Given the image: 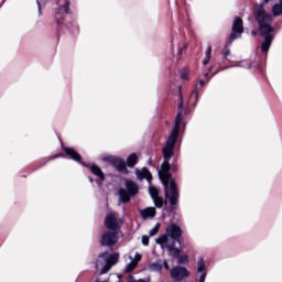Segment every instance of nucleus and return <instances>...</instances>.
<instances>
[{"label":"nucleus","instance_id":"nucleus-22","mask_svg":"<svg viewBox=\"0 0 282 282\" xmlns=\"http://www.w3.org/2000/svg\"><path fill=\"white\" fill-rule=\"evenodd\" d=\"M135 268H138V264L131 260V262L127 264L124 272H133Z\"/></svg>","mask_w":282,"mask_h":282},{"label":"nucleus","instance_id":"nucleus-1","mask_svg":"<svg viewBox=\"0 0 282 282\" xmlns=\"http://www.w3.org/2000/svg\"><path fill=\"white\" fill-rule=\"evenodd\" d=\"M181 124L182 112H178L175 118L174 128L172 129V132L162 149L164 162L161 165V170H159V177L165 188V199L170 202L172 210H175V206H177V199H180V192H177V184H175V180L171 177V164H169V162H171V158H173L175 144H177V138H180Z\"/></svg>","mask_w":282,"mask_h":282},{"label":"nucleus","instance_id":"nucleus-3","mask_svg":"<svg viewBox=\"0 0 282 282\" xmlns=\"http://www.w3.org/2000/svg\"><path fill=\"white\" fill-rule=\"evenodd\" d=\"M118 263V253H101L96 262V268H102L101 274H107L108 270H111L112 265H116Z\"/></svg>","mask_w":282,"mask_h":282},{"label":"nucleus","instance_id":"nucleus-19","mask_svg":"<svg viewBox=\"0 0 282 282\" xmlns=\"http://www.w3.org/2000/svg\"><path fill=\"white\" fill-rule=\"evenodd\" d=\"M127 164L130 169H133V166L135 164H138V154L137 153H132L128 156L127 159Z\"/></svg>","mask_w":282,"mask_h":282},{"label":"nucleus","instance_id":"nucleus-34","mask_svg":"<svg viewBox=\"0 0 282 282\" xmlns=\"http://www.w3.org/2000/svg\"><path fill=\"white\" fill-rule=\"evenodd\" d=\"M129 282H147V280H142V279H140V280H129Z\"/></svg>","mask_w":282,"mask_h":282},{"label":"nucleus","instance_id":"nucleus-29","mask_svg":"<svg viewBox=\"0 0 282 282\" xmlns=\"http://www.w3.org/2000/svg\"><path fill=\"white\" fill-rule=\"evenodd\" d=\"M142 243H143V246H149V236L142 237Z\"/></svg>","mask_w":282,"mask_h":282},{"label":"nucleus","instance_id":"nucleus-11","mask_svg":"<svg viewBox=\"0 0 282 282\" xmlns=\"http://www.w3.org/2000/svg\"><path fill=\"white\" fill-rule=\"evenodd\" d=\"M166 237H171L174 241H177L182 237V228L180 226L172 224L166 228Z\"/></svg>","mask_w":282,"mask_h":282},{"label":"nucleus","instance_id":"nucleus-20","mask_svg":"<svg viewBox=\"0 0 282 282\" xmlns=\"http://www.w3.org/2000/svg\"><path fill=\"white\" fill-rule=\"evenodd\" d=\"M162 268L163 265L159 262L148 264V270H150V272H162Z\"/></svg>","mask_w":282,"mask_h":282},{"label":"nucleus","instance_id":"nucleus-12","mask_svg":"<svg viewBox=\"0 0 282 282\" xmlns=\"http://www.w3.org/2000/svg\"><path fill=\"white\" fill-rule=\"evenodd\" d=\"M149 193H150L156 208H162V206H164V200L162 199V197H160V192L155 187L151 186L149 188Z\"/></svg>","mask_w":282,"mask_h":282},{"label":"nucleus","instance_id":"nucleus-42","mask_svg":"<svg viewBox=\"0 0 282 282\" xmlns=\"http://www.w3.org/2000/svg\"><path fill=\"white\" fill-rule=\"evenodd\" d=\"M89 182H94V178H89Z\"/></svg>","mask_w":282,"mask_h":282},{"label":"nucleus","instance_id":"nucleus-6","mask_svg":"<svg viewBox=\"0 0 282 282\" xmlns=\"http://www.w3.org/2000/svg\"><path fill=\"white\" fill-rule=\"evenodd\" d=\"M156 243L161 246V248L164 250H169V252L174 257V259H178L180 257V249L175 248V240L169 243V237L166 235H162L160 238L156 239Z\"/></svg>","mask_w":282,"mask_h":282},{"label":"nucleus","instance_id":"nucleus-31","mask_svg":"<svg viewBox=\"0 0 282 282\" xmlns=\"http://www.w3.org/2000/svg\"><path fill=\"white\" fill-rule=\"evenodd\" d=\"M208 63H210V57L205 56V58L203 61V65H208Z\"/></svg>","mask_w":282,"mask_h":282},{"label":"nucleus","instance_id":"nucleus-38","mask_svg":"<svg viewBox=\"0 0 282 282\" xmlns=\"http://www.w3.org/2000/svg\"><path fill=\"white\" fill-rule=\"evenodd\" d=\"M251 34H252V36H257V32L256 31H252Z\"/></svg>","mask_w":282,"mask_h":282},{"label":"nucleus","instance_id":"nucleus-17","mask_svg":"<svg viewBox=\"0 0 282 282\" xmlns=\"http://www.w3.org/2000/svg\"><path fill=\"white\" fill-rule=\"evenodd\" d=\"M59 12L69 14V0H58Z\"/></svg>","mask_w":282,"mask_h":282},{"label":"nucleus","instance_id":"nucleus-18","mask_svg":"<svg viewBox=\"0 0 282 282\" xmlns=\"http://www.w3.org/2000/svg\"><path fill=\"white\" fill-rule=\"evenodd\" d=\"M90 171L93 175H96L101 182H105V174L102 173V170H100V167H98L97 165H91Z\"/></svg>","mask_w":282,"mask_h":282},{"label":"nucleus","instance_id":"nucleus-15","mask_svg":"<svg viewBox=\"0 0 282 282\" xmlns=\"http://www.w3.org/2000/svg\"><path fill=\"white\" fill-rule=\"evenodd\" d=\"M135 175L138 180H148V182H151L152 180L151 172H149L145 167L142 170H137Z\"/></svg>","mask_w":282,"mask_h":282},{"label":"nucleus","instance_id":"nucleus-9","mask_svg":"<svg viewBox=\"0 0 282 282\" xmlns=\"http://www.w3.org/2000/svg\"><path fill=\"white\" fill-rule=\"evenodd\" d=\"M107 162H109L119 173H123V175H127L129 173V170H127V163L124 160L118 158V156H108L105 159Z\"/></svg>","mask_w":282,"mask_h":282},{"label":"nucleus","instance_id":"nucleus-13","mask_svg":"<svg viewBox=\"0 0 282 282\" xmlns=\"http://www.w3.org/2000/svg\"><path fill=\"white\" fill-rule=\"evenodd\" d=\"M66 155L69 156L70 160H74L75 162H79V164H83L85 166V164L82 161L80 154H78V152H76V150L72 149V148H65L64 149Z\"/></svg>","mask_w":282,"mask_h":282},{"label":"nucleus","instance_id":"nucleus-33","mask_svg":"<svg viewBox=\"0 0 282 282\" xmlns=\"http://www.w3.org/2000/svg\"><path fill=\"white\" fill-rule=\"evenodd\" d=\"M163 265H164L165 270H169V269H170L169 262H167L166 260L163 261Z\"/></svg>","mask_w":282,"mask_h":282},{"label":"nucleus","instance_id":"nucleus-10","mask_svg":"<svg viewBox=\"0 0 282 282\" xmlns=\"http://www.w3.org/2000/svg\"><path fill=\"white\" fill-rule=\"evenodd\" d=\"M170 274L174 281H183V279H187L189 272L184 267H174L171 269Z\"/></svg>","mask_w":282,"mask_h":282},{"label":"nucleus","instance_id":"nucleus-26","mask_svg":"<svg viewBox=\"0 0 282 282\" xmlns=\"http://www.w3.org/2000/svg\"><path fill=\"white\" fill-rule=\"evenodd\" d=\"M178 263H186V261H188V257L184 256V257H178Z\"/></svg>","mask_w":282,"mask_h":282},{"label":"nucleus","instance_id":"nucleus-39","mask_svg":"<svg viewBox=\"0 0 282 282\" xmlns=\"http://www.w3.org/2000/svg\"><path fill=\"white\" fill-rule=\"evenodd\" d=\"M57 23H61V20H59V18H58V14H57Z\"/></svg>","mask_w":282,"mask_h":282},{"label":"nucleus","instance_id":"nucleus-40","mask_svg":"<svg viewBox=\"0 0 282 282\" xmlns=\"http://www.w3.org/2000/svg\"><path fill=\"white\" fill-rule=\"evenodd\" d=\"M199 84H200V85H204V80H200Z\"/></svg>","mask_w":282,"mask_h":282},{"label":"nucleus","instance_id":"nucleus-28","mask_svg":"<svg viewBox=\"0 0 282 282\" xmlns=\"http://www.w3.org/2000/svg\"><path fill=\"white\" fill-rule=\"evenodd\" d=\"M184 107V99L182 97V93H180V102H178V109H182Z\"/></svg>","mask_w":282,"mask_h":282},{"label":"nucleus","instance_id":"nucleus-24","mask_svg":"<svg viewBox=\"0 0 282 282\" xmlns=\"http://www.w3.org/2000/svg\"><path fill=\"white\" fill-rule=\"evenodd\" d=\"M130 259H131V261H132L133 263H135V264L138 265V263H140V261H142V254H140L139 252H137L135 256H134V259H132V258H130Z\"/></svg>","mask_w":282,"mask_h":282},{"label":"nucleus","instance_id":"nucleus-35","mask_svg":"<svg viewBox=\"0 0 282 282\" xmlns=\"http://www.w3.org/2000/svg\"><path fill=\"white\" fill-rule=\"evenodd\" d=\"M36 3H37L39 10H41V0H36Z\"/></svg>","mask_w":282,"mask_h":282},{"label":"nucleus","instance_id":"nucleus-32","mask_svg":"<svg viewBox=\"0 0 282 282\" xmlns=\"http://www.w3.org/2000/svg\"><path fill=\"white\" fill-rule=\"evenodd\" d=\"M181 78H182L183 80H188V73H183V74L181 75Z\"/></svg>","mask_w":282,"mask_h":282},{"label":"nucleus","instance_id":"nucleus-36","mask_svg":"<svg viewBox=\"0 0 282 282\" xmlns=\"http://www.w3.org/2000/svg\"><path fill=\"white\" fill-rule=\"evenodd\" d=\"M225 56H230V50L225 51Z\"/></svg>","mask_w":282,"mask_h":282},{"label":"nucleus","instance_id":"nucleus-30","mask_svg":"<svg viewBox=\"0 0 282 282\" xmlns=\"http://www.w3.org/2000/svg\"><path fill=\"white\" fill-rule=\"evenodd\" d=\"M240 67H247V68H250V63H248V62H241V64H240Z\"/></svg>","mask_w":282,"mask_h":282},{"label":"nucleus","instance_id":"nucleus-16","mask_svg":"<svg viewBox=\"0 0 282 282\" xmlns=\"http://www.w3.org/2000/svg\"><path fill=\"white\" fill-rule=\"evenodd\" d=\"M282 14V0L280 2L275 3L271 8V17H281Z\"/></svg>","mask_w":282,"mask_h":282},{"label":"nucleus","instance_id":"nucleus-7","mask_svg":"<svg viewBox=\"0 0 282 282\" xmlns=\"http://www.w3.org/2000/svg\"><path fill=\"white\" fill-rule=\"evenodd\" d=\"M231 32L229 43H232V41H236V39H241V34H243V20H241V18L236 17L234 19Z\"/></svg>","mask_w":282,"mask_h":282},{"label":"nucleus","instance_id":"nucleus-2","mask_svg":"<svg viewBox=\"0 0 282 282\" xmlns=\"http://www.w3.org/2000/svg\"><path fill=\"white\" fill-rule=\"evenodd\" d=\"M268 3H270V0H262L261 3L253 6V17L259 25L258 32L260 36L264 37L261 44V52L263 54H268L270 45H272V41H274V28L271 25L272 14L265 11Z\"/></svg>","mask_w":282,"mask_h":282},{"label":"nucleus","instance_id":"nucleus-37","mask_svg":"<svg viewBox=\"0 0 282 282\" xmlns=\"http://www.w3.org/2000/svg\"><path fill=\"white\" fill-rule=\"evenodd\" d=\"M192 96H197V90H194V91L192 93Z\"/></svg>","mask_w":282,"mask_h":282},{"label":"nucleus","instance_id":"nucleus-25","mask_svg":"<svg viewBox=\"0 0 282 282\" xmlns=\"http://www.w3.org/2000/svg\"><path fill=\"white\" fill-rule=\"evenodd\" d=\"M212 54H213V47H212V46H208L207 50H206V52H205V56L210 57Z\"/></svg>","mask_w":282,"mask_h":282},{"label":"nucleus","instance_id":"nucleus-41","mask_svg":"<svg viewBox=\"0 0 282 282\" xmlns=\"http://www.w3.org/2000/svg\"><path fill=\"white\" fill-rule=\"evenodd\" d=\"M186 47H188V45L185 44V45H184V50H186Z\"/></svg>","mask_w":282,"mask_h":282},{"label":"nucleus","instance_id":"nucleus-23","mask_svg":"<svg viewBox=\"0 0 282 282\" xmlns=\"http://www.w3.org/2000/svg\"><path fill=\"white\" fill-rule=\"evenodd\" d=\"M158 232H160V224H156L154 226V228H152L150 231H149V235L150 237H155V235H158Z\"/></svg>","mask_w":282,"mask_h":282},{"label":"nucleus","instance_id":"nucleus-5","mask_svg":"<svg viewBox=\"0 0 282 282\" xmlns=\"http://www.w3.org/2000/svg\"><path fill=\"white\" fill-rule=\"evenodd\" d=\"M107 230L118 232L122 226V218H119L117 213H109L105 219Z\"/></svg>","mask_w":282,"mask_h":282},{"label":"nucleus","instance_id":"nucleus-4","mask_svg":"<svg viewBox=\"0 0 282 282\" xmlns=\"http://www.w3.org/2000/svg\"><path fill=\"white\" fill-rule=\"evenodd\" d=\"M126 188L119 189L120 199L123 204H127L131 200V197L138 195V184L132 181H126Z\"/></svg>","mask_w":282,"mask_h":282},{"label":"nucleus","instance_id":"nucleus-27","mask_svg":"<svg viewBox=\"0 0 282 282\" xmlns=\"http://www.w3.org/2000/svg\"><path fill=\"white\" fill-rule=\"evenodd\" d=\"M198 274H200L199 275V282L206 281V271L205 272H199Z\"/></svg>","mask_w":282,"mask_h":282},{"label":"nucleus","instance_id":"nucleus-14","mask_svg":"<svg viewBox=\"0 0 282 282\" xmlns=\"http://www.w3.org/2000/svg\"><path fill=\"white\" fill-rule=\"evenodd\" d=\"M140 215L142 219H153V217L156 215L155 207H147L145 209H141Z\"/></svg>","mask_w":282,"mask_h":282},{"label":"nucleus","instance_id":"nucleus-21","mask_svg":"<svg viewBox=\"0 0 282 282\" xmlns=\"http://www.w3.org/2000/svg\"><path fill=\"white\" fill-rule=\"evenodd\" d=\"M206 263L204 262V259H199L197 262V272H206Z\"/></svg>","mask_w":282,"mask_h":282},{"label":"nucleus","instance_id":"nucleus-8","mask_svg":"<svg viewBox=\"0 0 282 282\" xmlns=\"http://www.w3.org/2000/svg\"><path fill=\"white\" fill-rule=\"evenodd\" d=\"M118 243V231H105L101 235L100 245L111 248Z\"/></svg>","mask_w":282,"mask_h":282}]
</instances>
